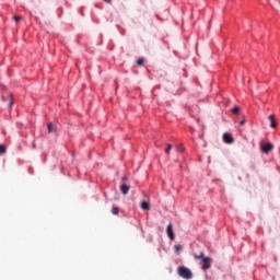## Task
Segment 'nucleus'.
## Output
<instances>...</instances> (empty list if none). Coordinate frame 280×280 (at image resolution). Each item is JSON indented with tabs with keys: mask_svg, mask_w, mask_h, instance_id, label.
Listing matches in <instances>:
<instances>
[{
	"mask_svg": "<svg viewBox=\"0 0 280 280\" xmlns=\"http://www.w3.org/2000/svg\"><path fill=\"white\" fill-rule=\"evenodd\" d=\"M174 250L175 253H180V250H183V245H175Z\"/></svg>",
	"mask_w": 280,
	"mask_h": 280,
	"instance_id": "nucleus-13",
	"label": "nucleus"
},
{
	"mask_svg": "<svg viewBox=\"0 0 280 280\" xmlns=\"http://www.w3.org/2000/svg\"><path fill=\"white\" fill-rule=\"evenodd\" d=\"M105 3H112V0H104Z\"/></svg>",
	"mask_w": 280,
	"mask_h": 280,
	"instance_id": "nucleus-19",
	"label": "nucleus"
},
{
	"mask_svg": "<svg viewBox=\"0 0 280 280\" xmlns=\"http://www.w3.org/2000/svg\"><path fill=\"white\" fill-rule=\"evenodd\" d=\"M166 233H167L168 237H170L172 241L176 240V236L174 235V229H173V226H172V223H170V224L167 225V228H166Z\"/></svg>",
	"mask_w": 280,
	"mask_h": 280,
	"instance_id": "nucleus-3",
	"label": "nucleus"
},
{
	"mask_svg": "<svg viewBox=\"0 0 280 280\" xmlns=\"http://www.w3.org/2000/svg\"><path fill=\"white\" fill-rule=\"evenodd\" d=\"M120 191L124 196H127V194L130 191V186L126 185V184H122L120 186Z\"/></svg>",
	"mask_w": 280,
	"mask_h": 280,
	"instance_id": "nucleus-6",
	"label": "nucleus"
},
{
	"mask_svg": "<svg viewBox=\"0 0 280 280\" xmlns=\"http://www.w3.org/2000/svg\"><path fill=\"white\" fill-rule=\"evenodd\" d=\"M180 152H183V148H179Z\"/></svg>",
	"mask_w": 280,
	"mask_h": 280,
	"instance_id": "nucleus-21",
	"label": "nucleus"
},
{
	"mask_svg": "<svg viewBox=\"0 0 280 280\" xmlns=\"http://www.w3.org/2000/svg\"><path fill=\"white\" fill-rule=\"evenodd\" d=\"M171 150H172V144H167V148L165 149V153L170 154Z\"/></svg>",
	"mask_w": 280,
	"mask_h": 280,
	"instance_id": "nucleus-17",
	"label": "nucleus"
},
{
	"mask_svg": "<svg viewBox=\"0 0 280 280\" xmlns=\"http://www.w3.org/2000/svg\"><path fill=\"white\" fill-rule=\"evenodd\" d=\"M138 67H143L145 60L143 58H139L137 61Z\"/></svg>",
	"mask_w": 280,
	"mask_h": 280,
	"instance_id": "nucleus-11",
	"label": "nucleus"
},
{
	"mask_svg": "<svg viewBox=\"0 0 280 280\" xmlns=\"http://www.w3.org/2000/svg\"><path fill=\"white\" fill-rule=\"evenodd\" d=\"M194 257H195L196 259H201V261H202V264H203V265L201 266L202 270H209V268H211V258L205 256V252H200L199 255H198V254H195Z\"/></svg>",
	"mask_w": 280,
	"mask_h": 280,
	"instance_id": "nucleus-1",
	"label": "nucleus"
},
{
	"mask_svg": "<svg viewBox=\"0 0 280 280\" xmlns=\"http://www.w3.org/2000/svg\"><path fill=\"white\" fill-rule=\"evenodd\" d=\"M7 100L9 102V108H12V106L14 105V101L12 100V94H9Z\"/></svg>",
	"mask_w": 280,
	"mask_h": 280,
	"instance_id": "nucleus-9",
	"label": "nucleus"
},
{
	"mask_svg": "<svg viewBox=\"0 0 280 280\" xmlns=\"http://www.w3.org/2000/svg\"><path fill=\"white\" fill-rule=\"evenodd\" d=\"M13 20L15 21V23H19L20 21L23 20V18L19 16V15H15V16H13Z\"/></svg>",
	"mask_w": 280,
	"mask_h": 280,
	"instance_id": "nucleus-16",
	"label": "nucleus"
},
{
	"mask_svg": "<svg viewBox=\"0 0 280 280\" xmlns=\"http://www.w3.org/2000/svg\"><path fill=\"white\" fill-rule=\"evenodd\" d=\"M223 141L224 143H233V136H231V133H224Z\"/></svg>",
	"mask_w": 280,
	"mask_h": 280,
	"instance_id": "nucleus-5",
	"label": "nucleus"
},
{
	"mask_svg": "<svg viewBox=\"0 0 280 280\" xmlns=\"http://www.w3.org/2000/svg\"><path fill=\"white\" fill-rule=\"evenodd\" d=\"M177 272L182 279H191V277H194L191 270L187 267H178Z\"/></svg>",
	"mask_w": 280,
	"mask_h": 280,
	"instance_id": "nucleus-2",
	"label": "nucleus"
},
{
	"mask_svg": "<svg viewBox=\"0 0 280 280\" xmlns=\"http://www.w3.org/2000/svg\"><path fill=\"white\" fill-rule=\"evenodd\" d=\"M5 152H7L5 145L0 144V154H5Z\"/></svg>",
	"mask_w": 280,
	"mask_h": 280,
	"instance_id": "nucleus-15",
	"label": "nucleus"
},
{
	"mask_svg": "<svg viewBox=\"0 0 280 280\" xmlns=\"http://www.w3.org/2000/svg\"><path fill=\"white\" fill-rule=\"evenodd\" d=\"M244 124H246V120H241V121H240V125H241V126H244Z\"/></svg>",
	"mask_w": 280,
	"mask_h": 280,
	"instance_id": "nucleus-18",
	"label": "nucleus"
},
{
	"mask_svg": "<svg viewBox=\"0 0 280 280\" xmlns=\"http://www.w3.org/2000/svg\"><path fill=\"white\" fill-rule=\"evenodd\" d=\"M140 207L142 211H150V202L148 201H141Z\"/></svg>",
	"mask_w": 280,
	"mask_h": 280,
	"instance_id": "nucleus-8",
	"label": "nucleus"
},
{
	"mask_svg": "<svg viewBox=\"0 0 280 280\" xmlns=\"http://www.w3.org/2000/svg\"><path fill=\"white\" fill-rule=\"evenodd\" d=\"M232 113H233V115H240V107H234V108H232Z\"/></svg>",
	"mask_w": 280,
	"mask_h": 280,
	"instance_id": "nucleus-14",
	"label": "nucleus"
},
{
	"mask_svg": "<svg viewBox=\"0 0 280 280\" xmlns=\"http://www.w3.org/2000/svg\"><path fill=\"white\" fill-rule=\"evenodd\" d=\"M47 128H48V132H56V127L54 126V124L49 122Z\"/></svg>",
	"mask_w": 280,
	"mask_h": 280,
	"instance_id": "nucleus-10",
	"label": "nucleus"
},
{
	"mask_svg": "<svg viewBox=\"0 0 280 280\" xmlns=\"http://www.w3.org/2000/svg\"><path fill=\"white\" fill-rule=\"evenodd\" d=\"M112 213H113V215H119V208L118 207H114L112 209Z\"/></svg>",
	"mask_w": 280,
	"mask_h": 280,
	"instance_id": "nucleus-12",
	"label": "nucleus"
},
{
	"mask_svg": "<svg viewBox=\"0 0 280 280\" xmlns=\"http://www.w3.org/2000/svg\"><path fill=\"white\" fill-rule=\"evenodd\" d=\"M268 119L270 121V128H277V120L275 119V115H269Z\"/></svg>",
	"mask_w": 280,
	"mask_h": 280,
	"instance_id": "nucleus-7",
	"label": "nucleus"
},
{
	"mask_svg": "<svg viewBox=\"0 0 280 280\" xmlns=\"http://www.w3.org/2000/svg\"><path fill=\"white\" fill-rule=\"evenodd\" d=\"M273 145L272 143H265L262 147H261V151L265 152V154H268V152H270V150H272Z\"/></svg>",
	"mask_w": 280,
	"mask_h": 280,
	"instance_id": "nucleus-4",
	"label": "nucleus"
},
{
	"mask_svg": "<svg viewBox=\"0 0 280 280\" xmlns=\"http://www.w3.org/2000/svg\"><path fill=\"white\" fill-rule=\"evenodd\" d=\"M122 180H128V177H127V176H124V177H122Z\"/></svg>",
	"mask_w": 280,
	"mask_h": 280,
	"instance_id": "nucleus-20",
	"label": "nucleus"
}]
</instances>
